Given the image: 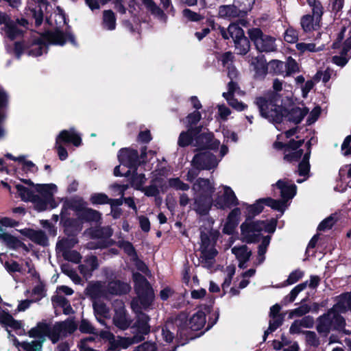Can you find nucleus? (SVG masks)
Masks as SVG:
<instances>
[{"label": "nucleus", "instance_id": "f257e3e1", "mask_svg": "<svg viewBox=\"0 0 351 351\" xmlns=\"http://www.w3.org/2000/svg\"><path fill=\"white\" fill-rule=\"evenodd\" d=\"M262 117L273 123H281L285 118L291 123L298 125L308 113L307 107L293 106L291 109L282 105L280 94L267 93L264 96L257 97L254 101Z\"/></svg>", "mask_w": 351, "mask_h": 351}, {"label": "nucleus", "instance_id": "f03ea898", "mask_svg": "<svg viewBox=\"0 0 351 351\" xmlns=\"http://www.w3.org/2000/svg\"><path fill=\"white\" fill-rule=\"evenodd\" d=\"M336 300L337 302L332 308L317 318L316 330L324 337L328 336L331 330L346 333V322L341 313L351 311V291L340 294Z\"/></svg>", "mask_w": 351, "mask_h": 351}, {"label": "nucleus", "instance_id": "7ed1b4c3", "mask_svg": "<svg viewBox=\"0 0 351 351\" xmlns=\"http://www.w3.org/2000/svg\"><path fill=\"white\" fill-rule=\"evenodd\" d=\"M212 309L213 304L202 305L201 309L194 313L189 320L186 313H181L177 316L176 319L178 326L177 336L184 341L182 343V345L197 337H193L191 332L199 330L205 326L206 314H210Z\"/></svg>", "mask_w": 351, "mask_h": 351}, {"label": "nucleus", "instance_id": "20e7f679", "mask_svg": "<svg viewBox=\"0 0 351 351\" xmlns=\"http://www.w3.org/2000/svg\"><path fill=\"white\" fill-rule=\"evenodd\" d=\"M278 218L268 220H255L254 221H244L240 226L241 240L248 244L258 243L261 241V232L264 230L273 234L276 230Z\"/></svg>", "mask_w": 351, "mask_h": 351}, {"label": "nucleus", "instance_id": "39448f33", "mask_svg": "<svg viewBox=\"0 0 351 351\" xmlns=\"http://www.w3.org/2000/svg\"><path fill=\"white\" fill-rule=\"evenodd\" d=\"M132 280L134 290L141 308L144 310L148 309L153 304L155 299L154 289L148 280L139 272L132 273Z\"/></svg>", "mask_w": 351, "mask_h": 351}, {"label": "nucleus", "instance_id": "423d86ee", "mask_svg": "<svg viewBox=\"0 0 351 351\" xmlns=\"http://www.w3.org/2000/svg\"><path fill=\"white\" fill-rule=\"evenodd\" d=\"M247 35L255 49L261 53L274 52L277 50L276 38L263 33L259 27H252L247 30Z\"/></svg>", "mask_w": 351, "mask_h": 351}, {"label": "nucleus", "instance_id": "0eeeda50", "mask_svg": "<svg viewBox=\"0 0 351 351\" xmlns=\"http://www.w3.org/2000/svg\"><path fill=\"white\" fill-rule=\"evenodd\" d=\"M218 165L216 156L210 152H199L194 155L191 166L197 171L210 170Z\"/></svg>", "mask_w": 351, "mask_h": 351}, {"label": "nucleus", "instance_id": "6e6552de", "mask_svg": "<svg viewBox=\"0 0 351 351\" xmlns=\"http://www.w3.org/2000/svg\"><path fill=\"white\" fill-rule=\"evenodd\" d=\"M117 158L120 164L134 171H136L141 165L138 151L130 147L121 148L118 152Z\"/></svg>", "mask_w": 351, "mask_h": 351}, {"label": "nucleus", "instance_id": "1a4fd4ad", "mask_svg": "<svg viewBox=\"0 0 351 351\" xmlns=\"http://www.w3.org/2000/svg\"><path fill=\"white\" fill-rule=\"evenodd\" d=\"M215 202V206L221 210L231 209L239 204V201L234 192L228 186H224L223 193L218 196Z\"/></svg>", "mask_w": 351, "mask_h": 351}, {"label": "nucleus", "instance_id": "9d476101", "mask_svg": "<svg viewBox=\"0 0 351 351\" xmlns=\"http://www.w3.org/2000/svg\"><path fill=\"white\" fill-rule=\"evenodd\" d=\"M220 141L215 138L214 134L210 132H200L195 138V146L199 150H214L219 149Z\"/></svg>", "mask_w": 351, "mask_h": 351}, {"label": "nucleus", "instance_id": "9b49d317", "mask_svg": "<svg viewBox=\"0 0 351 351\" xmlns=\"http://www.w3.org/2000/svg\"><path fill=\"white\" fill-rule=\"evenodd\" d=\"M213 205L212 195L206 193H199L194 198L193 210L201 216H206L209 213Z\"/></svg>", "mask_w": 351, "mask_h": 351}, {"label": "nucleus", "instance_id": "f8f14e48", "mask_svg": "<svg viewBox=\"0 0 351 351\" xmlns=\"http://www.w3.org/2000/svg\"><path fill=\"white\" fill-rule=\"evenodd\" d=\"M2 24L4 25L2 29L10 40H14L19 36H23V31L17 27L15 21L12 20L8 15L0 14V25Z\"/></svg>", "mask_w": 351, "mask_h": 351}, {"label": "nucleus", "instance_id": "ddd939ff", "mask_svg": "<svg viewBox=\"0 0 351 351\" xmlns=\"http://www.w3.org/2000/svg\"><path fill=\"white\" fill-rule=\"evenodd\" d=\"M60 223L64 228V233L66 236H77L82 228V222L77 217V218L66 217L62 212L60 213Z\"/></svg>", "mask_w": 351, "mask_h": 351}, {"label": "nucleus", "instance_id": "4468645a", "mask_svg": "<svg viewBox=\"0 0 351 351\" xmlns=\"http://www.w3.org/2000/svg\"><path fill=\"white\" fill-rule=\"evenodd\" d=\"M241 211L239 207H235L231 210L227 216L226 223L222 228V232L227 235H232L237 227L238 226Z\"/></svg>", "mask_w": 351, "mask_h": 351}, {"label": "nucleus", "instance_id": "2eb2a0df", "mask_svg": "<svg viewBox=\"0 0 351 351\" xmlns=\"http://www.w3.org/2000/svg\"><path fill=\"white\" fill-rule=\"evenodd\" d=\"M237 53L244 56L250 49V39L245 36L244 30L240 27L233 39Z\"/></svg>", "mask_w": 351, "mask_h": 351}, {"label": "nucleus", "instance_id": "dca6fc26", "mask_svg": "<svg viewBox=\"0 0 351 351\" xmlns=\"http://www.w3.org/2000/svg\"><path fill=\"white\" fill-rule=\"evenodd\" d=\"M56 140L57 143H71L77 147H80L82 144V140L80 135L75 132L74 128H71L69 130H62L56 137Z\"/></svg>", "mask_w": 351, "mask_h": 351}, {"label": "nucleus", "instance_id": "f3484780", "mask_svg": "<svg viewBox=\"0 0 351 351\" xmlns=\"http://www.w3.org/2000/svg\"><path fill=\"white\" fill-rule=\"evenodd\" d=\"M203 126L190 127L186 131L182 132L178 137V145L180 147H186L195 141L196 136L202 132Z\"/></svg>", "mask_w": 351, "mask_h": 351}, {"label": "nucleus", "instance_id": "a211bd4d", "mask_svg": "<svg viewBox=\"0 0 351 351\" xmlns=\"http://www.w3.org/2000/svg\"><path fill=\"white\" fill-rule=\"evenodd\" d=\"M45 41L51 45L63 46L66 43V32L56 27L53 31L48 30L42 34Z\"/></svg>", "mask_w": 351, "mask_h": 351}, {"label": "nucleus", "instance_id": "6ab92c4d", "mask_svg": "<svg viewBox=\"0 0 351 351\" xmlns=\"http://www.w3.org/2000/svg\"><path fill=\"white\" fill-rule=\"evenodd\" d=\"M252 64L254 66V77L256 79L263 80L269 73V63H267L265 56H258L256 57Z\"/></svg>", "mask_w": 351, "mask_h": 351}, {"label": "nucleus", "instance_id": "aec40b11", "mask_svg": "<svg viewBox=\"0 0 351 351\" xmlns=\"http://www.w3.org/2000/svg\"><path fill=\"white\" fill-rule=\"evenodd\" d=\"M218 16L224 19H232L238 17H245L234 2L232 5H221L218 8Z\"/></svg>", "mask_w": 351, "mask_h": 351}, {"label": "nucleus", "instance_id": "412c9836", "mask_svg": "<svg viewBox=\"0 0 351 351\" xmlns=\"http://www.w3.org/2000/svg\"><path fill=\"white\" fill-rule=\"evenodd\" d=\"M107 290L111 295H123L128 294L130 291L131 287L130 284L120 280H113L108 282Z\"/></svg>", "mask_w": 351, "mask_h": 351}, {"label": "nucleus", "instance_id": "4be33fe9", "mask_svg": "<svg viewBox=\"0 0 351 351\" xmlns=\"http://www.w3.org/2000/svg\"><path fill=\"white\" fill-rule=\"evenodd\" d=\"M78 219L82 223H101V213L91 208L85 207L77 216Z\"/></svg>", "mask_w": 351, "mask_h": 351}, {"label": "nucleus", "instance_id": "5701e85b", "mask_svg": "<svg viewBox=\"0 0 351 351\" xmlns=\"http://www.w3.org/2000/svg\"><path fill=\"white\" fill-rule=\"evenodd\" d=\"M245 205L246 206L245 221H254V218L263 212L265 203L263 198H260L252 204H245Z\"/></svg>", "mask_w": 351, "mask_h": 351}, {"label": "nucleus", "instance_id": "b1692460", "mask_svg": "<svg viewBox=\"0 0 351 351\" xmlns=\"http://www.w3.org/2000/svg\"><path fill=\"white\" fill-rule=\"evenodd\" d=\"M276 185L280 190V196L285 203L296 195L297 186L295 184L289 185L286 182L279 180Z\"/></svg>", "mask_w": 351, "mask_h": 351}, {"label": "nucleus", "instance_id": "393cba45", "mask_svg": "<svg viewBox=\"0 0 351 351\" xmlns=\"http://www.w3.org/2000/svg\"><path fill=\"white\" fill-rule=\"evenodd\" d=\"M49 324H47L45 320L38 322L35 327L32 328L27 332V335L31 338H37L39 341L44 342L47 337V332H49Z\"/></svg>", "mask_w": 351, "mask_h": 351}, {"label": "nucleus", "instance_id": "a878e982", "mask_svg": "<svg viewBox=\"0 0 351 351\" xmlns=\"http://www.w3.org/2000/svg\"><path fill=\"white\" fill-rule=\"evenodd\" d=\"M21 239L12 234L5 232L0 226V242L7 248L12 250H18Z\"/></svg>", "mask_w": 351, "mask_h": 351}, {"label": "nucleus", "instance_id": "bb28decb", "mask_svg": "<svg viewBox=\"0 0 351 351\" xmlns=\"http://www.w3.org/2000/svg\"><path fill=\"white\" fill-rule=\"evenodd\" d=\"M29 46V48H33L30 49L27 53L29 56L34 57L40 56L44 51L47 53L48 50V45L43 37L34 38Z\"/></svg>", "mask_w": 351, "mask_h": 351}, {"label": "nucleus", "instance_id": "cd10ccee", "mask_svg": "<svg viewBox=\"0 0 351 351\" xmlns=\"http://www.w3.org/2000/svg\"><path fill=\"white\" fill-rule=\"evenodd\" d=\"M90 237L93 239H100L101 240H109L112 237L113 232L110 227L96 226L88 230Z\"/></svg>", "mask_w": 351, "mask_h": 351}, {"label": "nucleus", "instance_id": "c85d7f7f", "mask_svg": "<svg viewBox=\"0 0 351 351\" xmlns=\"http://www.w3.org/2000/svg\"><path fill=\"white\" fill-rule=\"evenodd\" d=\"M85 293L91 299L96 300L104 295L105 290L100 281H95L88 283L85 289Z\"/></svg>", "mask_w": 351, "mask_h": 351}, {"label": "nucleus", "instance_id": "c756f323", "mask_svg": "<svg viewBox=\"0 0 351 351\" xmlns=\"http://www.w3.org/2000/svg\"><path fill=\"white\" fill-rule=\"evenodd\" d=\"M0 324L3 326H9L16 330L22 328L21 321L15 319L9 312L5 311L0 313Z\"/></svg>", "mask_w": 351, "mask_h": 351}, {"label": "nucleus", "instance_id": "7c9ffc66", "mask_svg": "<svg viewBox=\"0 0 351 351\" xmlns=\"http://www.w3.org/2000/svg\"><path fill=\"white\" fill-rule=\"evenodd\" d=\"M86 202L83 200V199H72L68 201H66L62 206V213H64L66 211L68 208L75 211L77 217L79 215L82 210L86 207Z\"/></svg>", "mask_w": 351, "mask_h": 351}, {"label": "nucleus", "instance_id": "2f4dec72", "mask_svg": "<svg viewBox=\"0 0 351 351\" xmlns=\"http://www.w3.org/2000/svg\"><path fill=\"white\" fill-rule=\"evenodd\" d=\"M193 189L202 191L200 193L212 195L215 191V188L212 186L208 178H199L194 184Z\"/></svg>", "mask_w": 351, "mask_h": 351}, {"label": "nucleus", "instance_id": "473e14b6", "mask_svg": "<svg viewBox=\"0 0 351 351\" xmlns=\"http://www.w3.org/2000/svg\"><path fill=\"white\" fill-rule=\"evenodd\" d=\"M150 318L149 315L143 313L136 321L134 325L136 327V330L141 335H147L150 332V326L149 321Z\"/></svg>", "mask_w": 351, "mask_h": 351}, {"label": "nucleus", "instance_id": "72a5a7b5", "mask_svg": "<svg viewBox=\"0 0 351 351\" xmlns=\"http://www.w3.org/2000/svg\"><path fill=\"white\" fill-rule=\"evenodd\" d=\"M240 26L235 23H232L229 25L228 28H225L221 25H218V29L222 38L225 40H229L230 38L233 40L236 32L239 30Z\"/></svg>", "mask_w": 351, "mask_h": 351}, {"label": "nucleus", "instance_id": "f704fd0d", "mask_svg": "<svg viewBox=\"0 0 351 351\" xmlns=\"http://www.w3.org/2000/svg\"><path fill=\"white\" fill-rule=\"evenodd\" d=\"M232 253L235 255L238 260H243V262H248L252 256V251L248 250L246 245L239 247L234 246L232 248Z\"/></svg>", "mask_w": 351, "mask_h": 351}, {"label": "nucleus", "instance_id": "c9c22d12", "mask_svg": "<svg viewBox=\"0 0 351 351\" xmlns=\"http://www.w3.org/2000/svg\"><path fill=\"white\" fill-rule=\"evenodd\" d=\"M102 25L108 30H114L116 28V16L112 10L103 12Z\"/></svg>", "mask_w": 351, "mask_h": 351}, {"label": "nucleus", "instance_id": "e433bc0d", "mask_svg": "<svg viewBox=\"0 0 351 351\" xmlns=\"http://www.w3.org/2000/svg\"><path fill=\"white\" fill-rule=\"evenodd\" d=\"M265 205L270 207L271 209L274 210H278L282 214L284 213L286 208L287 204L284 200L281 199H275L272 197H263Z\"/></svg>", "mask_w": 351, "mask_h": 351}, {"label": "nucleus", "instance_id": "4c0bfd02", "mask_svg": "<svg viewBox=\"0 0 351 351\" xmlns=\"http://www.w3.org/2000/svg\"><path fill=\"white\" fill-rule=\"evenodd\" d=\"M60 335L66 336L67 334L73 333L77 329V325L73 320L66 319L64 322H56Z\"/></svg>", "mask_w": 351, "mask_h": 351}, {"label": "nucleus", "instance_id": "58836bf2", "mask_svg": "<svg viewBox=\"0 0 351 351\" xmlns=\"http://www.w3.org/2000/svg\"><path fill=\"white\" fill-rule=\"evenodd\" d=\"M77 243V236H67L66 238H63L58 241L56 246L62 251H66L73 247Z\"/></svg>", "mask_w": 351, "mask_h": 351}, {"label": "nucleus", "instance_id": "ea45409f", "mask_svg": "<svg viewBox=\"0 0 351 351\" xmlns=\"http://www.w3.org/2000/svg\"><path fill=\"white\" fill-rule=\"evenodd\" d=\"M117 245L119 248L122 249L128 256L132 257L134 259L138 258L136 249L131 242L128 241L121 240L117 241Z\"/></svg>", "mask_w": 351, "mask_h": 351}, {"label": "nucleus", "instance_id": "a19ab883", "mask_svg": "<svg viewBox=\"0 0 351 351\" xmlns=\"http://www.w3.org/2000/svg\"><path fill=\"white\" fill-rule=\"evenodd\" d=\"M35 189L38 193H39L42 197L48 198L52 196V190L57 189V186L54 184H37L35 185Z\"/></svg>", "mask_w": 351, "mask_h": 351}, {"label": "nucleus", "instance_id": "79ce46f5", "mask_svg": "<svg viewBox=\"0 0 351 351\" xmlns=\"http://www.w3.org/2000/svg\"><path fill=\"white\" fill-rule=\"evenodd\" d=\"M146 9L159 18L165 17L164 11L153 0H141Z\"/></svg>", "mask_w": 351, "mask_h": 351}, {"label": "nucleus", "instance_id": "37998d69", "mask_svg": "<svg viewBox=\"0 0 351 351\" xmlns=\"http://www.w3.org/2000/svg\"><path fill=\"white\" fill-rule=\"evenodd\" d=\"M31 241L43 247H47L49 245L48 237L45 232L42 230H34Z\"/></svg>", "mask_w": 351, "mask_h": 351}, {"label": "nucleus", "instance_id": "c03bdc74", "mask_svg": "<svg viewBox=\"0 0 351 351\" xmlns=\"http://www.w3.org/2000/svg\"><path fill=\"white\" fill-rule=\"evenodd\" d=\"M89 202L93 206L105 205L109 203V197L104 193H93L90 196Z\"/></svg>", "mask_w": 351, "mask_h": 351}, {"label": "nucleus", "instance_id": "a18cd8bd", "mask_svg": "<svg viewBox=\"0 0 351 351\" xmlns=\"http://www.w3.org/2000/svg\"><path fill=\"white\" fill-rule=\"evenodd\" d=\"M285 62L278 60H272L269 62V73L282 75L285 72Z\"/></svg>", "mask_w": 351, "mask_h": 351}, {"label": "nucleus", "instance_id": "49530a36", "mask_svg": "<svg viewBox=\"0 0 351 351\" xmlns=\"http://www.w3.org/2000/svg\"><path fill=\"white\" fill-rule=\"evenodd\" d=\"M169 186L176 191H186L190 189L189 184L184 183L180 178H171L168 179Z\"/></svg>", "mask_w": 351, "mask_h": 351}, {"label": "nucleus", "instance_id": "de8ad7c7", "mask_svg": "<svg viewBox=\"0 0 351 351\" xmlns=\"http://www.w3.org/2000/svg\"><path fill=\"white\" fill-rule=\"evenodd\" d=\"M234 3L245 16L250 12L255 3V0H234Z\"/></svg>", "mask_w": 351, "mask_h": 351}, {"label": "nucleus", "instance_id": "09e8293b", "mask_svg": "<svg viewBox=\"0 0 351 351\" xmlns=\"http://www.w3.org/2000/svg\"><path fill=\"white\" fill-rule=\"evenodd\" d=\"M15 188L19 193V195L21 197V199L23 201H29L32 199L35 193L31 191L29 189L24 186L22 184H16Z\"/></svg>", "mask_w": 351, "mask_h": 351}, {"label": "nucleus", "instance_id": "8fccbe9b", "mask_svg": "<svg viewBox=\"0 0 351 351\" xmlns=\"http://www.w3.org/2000/svg\"><path fill=\"white\" fill-rule=\"evenodd\" d=\"M145 176L144 173H137L136 171H133V173L131 177V185L134 186L136 190L141 191L143 188V184L145 182Z\"/></svg>", "mask_w": 351, "mask_h": 351}, {"label": "nucleus", "instance_id": "3c124183", "mask_svg": "<svg viewBox=\"0 0 351 351\" xmlns=\"http://www.w3.org/2000/svg\"><path fill=\"white\" fill-rule=\"evenodd\" d=\"M43 343V341L39 340H33L31 342L23 341L21 347L24 351H41Z\"/></svg>", "mask_w": 351, "mask_h": 351}, {"label": "nucleus", "instance_id": "603ef678", "mask_svg": "<svg viewBox=\"0 0 351 351\" xmlns=\"http://www.w3.org/2000/svg\"><path fill=\"white\" fill-rule=\"evenodd\" d=\"M114 243L113 240H100L96 242L90 241L87 243V248L90 250L106 249Z\"/></svg>", "mask_w": 351, "mask_h": 351}, {"label": "nucleus", "instance_id": "864d4df0", "mask_svg": "<svg viewBox=\"0 0 351 351\" xmlns=\"http://www.w3.org/2000/svg\"><path fill=\"white\" fill-rule=\"evenodd\" d=\"M30 202L34 204V207L38 212L45 211L47 209V199L35 194Z\"/></svg>", "mask_w": 351, "mask_h": 351}, {"label": "nucleus", "instance_id": "5fc2aeb1", "mask_svg": "<svg viewBox=\"0 0 351 351\" xmlns=\"http://www.w3.org/2000/svg\"><path fill=\"white\" fill-rule=\"evenodd\" d=\"M285 71L286 72V75H290L293 73L299 71L298 64L295 59L292 57H289L286 63H285Z\"/></svg>", "mask_w": 351, "mask_h": 351}, {"label": "nucleus", "instance_id": "6e6d98bb", "mask_svg": "<svg viewBox=\"0 0 351 351\" xmlns=\"http://www.w3.org/2000/svg\"><path fill=\"white\" fill-rule=\"evenodd\" d=\"M284 40L288 43H295L298 40V32L293 27H289L284 33Z\"/></svg>", "mask_w": 351, "mask_h": 351}, {"label": "nucleus", "instance_id": "4d7b16f0", "mask_svg": "<svg viewBox=\"0 0 351 351\" xmlns=\"http://www.w3.org/2000/svg\"><path fill=\"white\" fill-rule=\"evenodd\" d=\"M300 24L303 31L306 33L311 32L314 29L313 18L311 15H304L301 18Z\"/></svg>", "mask_w": 351, "mask_h": 351}, {"label": "nucleus", "instance_id": "13d9d810", "mask_svg": "<svg viewBox=\"0 0 351 351\" xmlns=\"http://www.w3.org/2000/svg\"><path fill=\"white\" fill-rule=\"evenodd\" d=\"M183 16L186 19L189 21L198 22L204 19V16L200 14L193 12V10L185 8L182 11Z\"/></svg>", "mask_w": 351, "mask_h": 351}, {"label": "nucleus", "instance_id": "bf43d9fd", "mask_svg": "<svg viewBox=\"0 0 351 351\" xmlns=\"http://www.w3.org/2000/svg\"><path fill=\"white\" fill-rule=\"evenodd\" d=\"M63 256L65 260L76 264L79 263L82 259L80 253L76 250L63 251Z\"/></svg>", "mask_w": 351, "mask_h": 351}, {"label": "nucleus", "instance_id": "052dcab7", "mask_svg": "<svg viewBox=\"0 0 351 351\" xmlns=\"http://www.w3.org/2000/svg\"><path fill=\"white\" fill-rule=\"evenodd\" d=\"M336 219L332 215H330L322 220L317 226V231H325L332 228L336 222Z\"/></svg>", "mask_w": 351, "mask_h": 351}, {"label": "nucleus", "instance_id": "680f3d73", "mask_svg": "<svg viewBox=\"0 0 351 351\" xmlns=\"http://www.w3.org/2000/svg\"><path fill=\"white\" fill-rule=\"evenodd\" d=\"M202 118L201 113L195 110L191 113H189L186 117V123L187 128L193 127V125H195L197 124V123L200 121Z\"/></svg>", "mask_w": 351, "mask_h": 351}, {"label": "nucleus", "instance_id": "e2e57ef3", "mask_svg": "<svg viewBox=\"0 0 351 351\" xmlns=\"http://www.w3.org/2000/svg\"><path fill=\"white\" fill-rule=\"evenodd\" d=\"M304 271H301L299 269L293 271L292 272L290 273V274L288 276V278L285 280L286 285H291L296 283L304 276Z\"/></svg>", "mask_w": 351, "mask_h": 351}, {"label": "nucleus", "instance_id": "0e129e2a", "mask_svg": "<svg viewBox=\"0 0 351 351\" xmlns=\"http://www.w3.org/2000/svg\"><path fill=\"white\" fill-rule=\"evenodd\" d=\"M60 336L61 335L57 324L56 323L53 326H51L49 324V332H47V337L52 341V343H57L59 341Z\"/></svg>", "mask_w": 351, "mask_h": 351}, {"label": "nucleus", "instance_id": "69168bd1", "mask_svg": "<svg viewBox=\"0 0 351 351\" xmlns=\"http://www.w3.org/2000/svg\"><path fill=\"white\" fill-rule=\"evenodd\" d=\"M311 310L310 306L308 304H302L300 306L293 309L290 311L289 317L293 318V317H302L308 313Z\"/></svg>", "mask_w": 351, "mask_h": 351}, {"label": "nucleus", "instance_id": "338daca9", "mask_svg": "<svg viewBox=\"0 0 351 351\" xmlns=\"http://www.w3.org/2000/svg\"><path fill=\"white\" fill-rule=\"evenodd\" d=\"M271 237L267 235L261 237V243L258 246V256L265 255L267 248L269 245Z\"/></svg>", "mask_w": 351, "mask_h": 351}, {"label": "nucleus", "instance_id": "774afa93", "mask_svg": "<svg viewBox=\"0 0 351 351\" xmlns=\"http://www.w3.org/2000/svg\"><path fill=\"white\" fill-rule=\"evenodd\" d=\"M79 330L82 333L84 334H96L95 328L92 326L89 321L82 319L79 326Z\"/></svg>", "mask_w": 351, "mask_h": 351}]
</instances>
